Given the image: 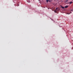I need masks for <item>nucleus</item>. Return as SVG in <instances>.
<instances>
[{"label": "nucleus", "instance_id": "20e7f679", "mask_svg": "<svg viewBox=\"0 0 73 73\" xmlns=\"http://www.w3.org/2000/svg\"><path fill=\"white\" fill-rule=\"evenodd\" d=\"M61 8H62V9H64V8H65L64 7H62V6H61Z\"/></svg>", "mask_w": 73, "mask_h": 73}, {"label": "nucleus", "instance_id": "f257e3e1", "mask_svg": "<svg viewBox=\"0 0 73 73\" xmlns=\"http://www.w3.org/2000/svg\"><path fill=\"white\" fill-rule=\"evenodd\" d=\"M57 9H58V8H56V10L54 11V12H55V13H56V12H57Z\"/></svg>", "mask_w": 73, "mask_h": 73}, {"label": "nucleus", "instance_id": "6e6552de", "mask_svg": "<svg viewBox=\"0 0 73 73\" xmlns=\"http://www.w3.org/2000/svg\"><path fill=\"white\" fill-rule=\"evenodd\" d=\"M71 12V13H72V12H71H71Z\"/></svg>", "mask_w": 73, "mask_h": 73}, {"label": "nucleus", "instance_id": "39448f33", "mask_svg": "<svg viewBox=\"0 0 73 73\" xmlns=\"http://www.w3.org/2000/svg\"><path fill=\"white\" fill-rule=\"evenodd\" d=\"M68 0H66V1H65V2L67 3V2H68Z\"/></svg>", "mask_w": 73, "mask_h": 73}, {"label": "nucleus", "instance_id": "423d86ee", "mask_svg": "<svg viewBox=\"0 0 73 73\" xmlns=\"http://www.w3.org/2000/svg\"><path fill=\"white\" fill-rule=\"evenodd\" d=\"M48 0H46V1L47 3H48Z\"/></svg>", "mask_w": 73, "mask_h": 73}, {"label": "nucleus", "instance_id": "0eeeda50", "mask_svg": "<svg viewBox=\"0 0 73 73\" xmlns=\"http://www.w3.org/2000/svg\"><path fill=\"white\" fill-rule=\"evenodd\" d=\"M70 13H68L67 14L68 15H69V14H70Z\"/></svg>", "mask_w": 73, "mask_h": 73}, {"label": "nucleus", "instance_id": "7ed1b4c3", "mask_svg": "<svg viewBox=\"0 0 73 73\" xmlns=\"http://www.w3.org/2000/svg\"><path fill=\"white\" fill-rule=\"evenodd\" d=\"M68 7V6H66L65 7V8H67Z\"/></svg>", "mask_w": 73, "mask_h": 73}, {"label": "nucleus", "instance_id": "f03ea898", "mask_svg": "<svg viewBox=\"0 0 73 73\" xmlns=\"http://www.w3.org/2000/svg\"><path fill=\"white\" fill-rule=\"evenodd\" d=\"M72 3H73V2L72 1V2H69L68 3V4H72Z\"/></svg>", "mask_w": 73, "mask_h": 73}]
</instances>
